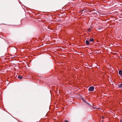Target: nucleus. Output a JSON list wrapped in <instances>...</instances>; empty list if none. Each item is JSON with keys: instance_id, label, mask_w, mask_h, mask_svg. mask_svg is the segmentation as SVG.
Segmentation results:
<instances>
[{"instance_id": "nucleus-2", "label": "nucleus", "mask_w": 122, "mask_h": 122, "mask_svg": "<svg viewBox=\"0 0 122 122\" xmlns=\"http://www.w3.org/2000/svg\"><path fill=\"white\" fill-rule=\"evenodd\" d=\"M81 100L85 103L89 105V103H88L84 98H81Z\"/></svg>"}, {"instance_id": "nucleus-14", "label": "nucleus", "mask_w": 122, "mask_h": 122, "mask_svg": "<svg viewBox=\"0 0 122 122\" xmlns=\"http://www.w3.org/2000/svg\"><path fill=\"white\" fill-rule=\"evenodd\" d=\"M85 11H84V12L85 13Z\"/></svg>"}, {"instance_id": "nucleus-11", "label": "nucleus", "mask_w": 122, "mask_h": 122, "mask_svg": "<svg viewBox=\"0 0 122 122\" xmlns=\"http://www.w3.org/2000/svg\"><path fill=\"white\" fill-rule=\"evenodd\" d=\"M104 117H102V119H104Z\"/></svg>"}, {"instance_id": "nucleus-1", "label": "nucleus", "mask_w": 122, "mask_h": 122, "mask_svg": "<svg viewBox=\"0 0 122 122\" xmlns=\"http://www.w3.org/2000/svg\"><path fill=\"white\" fill-rule=\"evenodd\" d=\"M94 87L93 86L90 87L88 89V90L89 91L93 92L94 91Z\"/></svg>"}, {"instance_id": "nucleus-6", "label": "nucleus", "mask_w": 122, "mask_h": 122, "mask_svg": "<svg viewBox=\"0 0 122 122\" xmlns=\"http://www.w3.org/2000/svg\"><path fill=\"white\" fill-rule=\"evenodd\" d=\"M18 78L19 79H21L22 78V76L20 75H19L18 76Z\"/></svg>"}, {"instance_id": "nucleus-3", "label": "nucleus", "mask_w": 122, "mask_h": 122, "mask_svg": "<svg viewBox=\"0 0 122 122\" xmlns=\"http://www.w3.org/2000/svg\"><path fill=\"white\" fill-rule=\"evenodd\" d=\"M85 42L86 45H89L90 44L88 40H86Z\"/></svg>"}, {"instance_id": "nucleus-7", "label": "nucleus", "mask_w": 122, "mask_h": 122, "mask_svg": "<svg viewBox=\"0 0 122 122\" xmlns=\"http://www.w3.org/2000/svg\"><path fill=\"white\" fill-rule=\"evenodd\" d=\"M94 39L93 38H91L90 39L89 41L91 42H93L94 41Z\"/></svg>"}, {"instance_id": "nucleus-12", "label": "nucleus", "mask_w": 122, "mask_h": 122, "mask_svg": "<svg viewBox=\"0 0 122 122\" xmlns=\"http://www.w3.org/2000/svg\"><path fill=\"white\" fill-rule=\"evenodd\" d=\"M85 10H82V12H83V11H84Z\"/></svg>"}, {"instance_id": "nucleus-5", "label": "nucleus", "mask_w": 122, "mask_h": 122, "mask_svg": "<svg viewBox=\"0 0 122 122\" xmlns=\"http://www.w3.org/2000/svg\"><path fill=\"white\" fill-rule=\"evenodd\" d=\"M118 86L119 88H122V83L121 84H118Z\"/></svg>"}, {"instance_id": "nucleus-10", "label": "nucleus", "mask_w": 122, "mask_h": 122, "mask_svg": "<svg viewBox=\"0 0 122 122\" xmlns=\"http://www.w3.org/2000/svg\"><path fill=\"white\" fill-rule=\"evenodd\" d=\"M64 122H69L67 120H66Z\"/></svg>"}, {"instance_id": "nucleus-9", "label": "nucleus", "mask_w": 122, "mask_h": 122, "mask_svg": "<svg viewBox=\"0 0 122 122\" xmlns=\"http://www.w3.org/2000/svg\"><path fill=\"white\" fill-rule=\"evenodd\" d=\"M94 109H96V108L98 109H100L99 108H95V107H94Z\"/></svg>"}, {"instance_id": "nucleus-8", "label": "nucleus", "mask_w": 122, "mask_h": 122, "mask_svg": "<svg viewBox=\"0 0 122 122\" xmlns=\"http://www.w3.org/2000/svg\"><path fill=\"white\" fill-rule=\"evenodd\" d=\"M120 122H122V118L120 119Z\"/></svg>"}, {"instance_id": "nucleus-4", "label": "nucleus", "mask_w": 122, "mask_h": 122, "mask_svg": "<svg viewBox=\"0 0 122 122\" xmlns=\"http://www.w3.org/2000/svg\"><path fill=\"white\" fill-rule=\"evenodd\" d=\"M119 74L120 75H122V71L121 70H120L119 71Z\"/></svg>"}, {"instance_id": "nucleus-13", "label": "nucleus", "mask_w": 122, "mask_h": 122, "mask_svg": "<svg viewBox=\"0 0 122 122\" xmlns=\"http://www.w3.org/2000/svg\"><path fill=\"white\" fill-rule=\"evenodd\" d=\"M120 56L121 57H122V58H121V59L122 60V56Z\"/></svg>"}]
</instances>
